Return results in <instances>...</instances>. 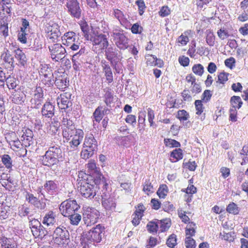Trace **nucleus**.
I'll use <instances>...</instances> for the list:
<instances>
[{"instance_id": "ddd939ff", "label": "nucleus", "mask_w": 248, "mask_h": 248, "mask_svg": "<svg viewBox=\"0 0 248 248\" xmlns=\"http://www.w3.org/2000/svg\"><path fill=\"white\" fill-rule=\"evenodd\" d=\"M99 212L94 208H88L83 213V221L88 226H91L97 222Z\"/></svg>"}, {"instance_id": "864d4df0", "label": "nucleus", "mask_w": 248, "mask_h": 248, "mask_svg": "<svg viewBox=\"0 0 248 248\" xmlns=\"http://www.w3.org/2000/svg\"><path fill=\"white\" fill-rule=\"evenodd\" d=\"M102 108H103L102 107H98L97 108H96L94 112H93V118L96 122L99 123L102 119V117H103V114L102 113Z\"/></svg>"}, {"instance_id": "37998d69", "label": "nucleus", "mask_w": 248, "mask_h": 248, "mask_svg": "<svg viewBox=\"0 0 248 248\" xmlns=\"http://www.w3.org/2000/svg\"><path fill=\"white\" fill-rule=\"evenodd\" d=\"M104 92H105V102L107 106H109L111 103L112 102L113 95L111 91V89L109 88H106L104 89Z\"/></svg>"}, {"instance_id": "a878e982", "label": "nucleus", "mask_w": 248, "mask_h": 248, "mask_svg": "<svg viewBox=\"0 0 248 248\" xmlns=\"http://www.w3.org/2000/svg\"><path fill=\"white\" fill-rule=\"evenodd\" d=\"M103 72L105 74L106 80L108 84L112 83L113 81V77L112 69L105 60H102L101 62Z\"/></svg>"}, {"instance_id": "c03bdc74", "label": "nucleus", "mask_w": 248, "mask_h": 248, "mask_svg": "<svg viewBox=\"0 0 248 248\" xmlns=\"http://www.w3.org/2000/svg\"><path fill=\"white\" fill-rule=\"evenodd\" d=\"M226 210L230 214L238 215L240 211V208L236 204L232 202L227 206Z\"/></svg>"}, {"instance_id": "f8f14e48", "label": "nucleus", "mask_w": 248, "mask_h": 248, "mask_svg": "<svg viewBox=\"0 0 248 248\" xmlns=\"http://www.w3.org/2000/svg\"><path fill=\"white\" fill-rule=\"evenodd\" d=\"M105 56L108 61L112 64L116 62H121L123 59L122 53L113 45H109L105 49Z\"/></svg>"}, {"instance_id": "7ed1b4c3", "label": "nucleus", "mask_w": 248, "mask_h": 248, "mask_svg": "<svg viewBox=\"0 0 248 248\" xmlns=\"http://www.w3.org/2000/svg\"><path fill=\"white\" fill-rule=\"evenodd\" d=\"M97 142L92 134L87 135L84 139L83 149L80 155L83 159L92 157L97 151Z\"/></svg>"}, {"instance_id": "1a4fd4ad", "label": "nucleus", "mask_w": 248, "mask_h": 248, "mask_svg": "<svg viewBox=\"0 0 248 248\" xmlns=\"http://www.w3.org/2000/svg\"><path fill=\"white\" fill-rule=\"evenodd\" d=\"M52 236L54 243L58 245H67L70 242L69 233L65 227L56 228Z\"/></svg>"}, {"instance_id": "052dcab7", "label": "nucleus", "mask_w": 248, "mask_h": 248, "mask_svg": "<svg viewBox=\"0 0 248 248\" xmlns=\"http://www.w3.org/2000/svg\"><path fill=\"white\" fill-rule=\"evenodd\" d=\"M195 223L193 222L189 223L188 225L189 228H186V236L189 235V236L191 237L195 235V230L194 227L195 226Z\"/></svg>"}, {"instance_id": "69168bd1", "label": "nucleus", "mask_w": 248, "mask_h": 248, "mask_svg": "<svg viewBox=\"0 0 248 248\" xmlns=\"http://www.w3.org/2000/svg\"><path fill=\"white\" fill-rule=\"evenodd\" d=\"M185 245L186 248H195V241L190 236H186L185 239Z\"/></svg>"}, {"instance_id": "393cba45", "label": "nucleus", "mask_w": 248, "mask_h": 248, "mask_svg": "<svg viewBox=\"0 0 248 248\" xmlns=\"http://www.w3.org/2000/svg\"><path fill=\"white\" fill-rule=\"evenodd\" d=\"M10 16H6L3 14L0 15V34L4 37L8 35V23Z\"/></svg>"}, {"instance_id": "f257e3e1", "label": "nucleus", "mask_w": 248, "mask_h": 248, "mask_svg": "<svg viewBox=\"0 0 248 248\" xmlns=\"http://www.w3.org/2000/svg\"><path fill=\"white\" fill-rule=\"evenodd\" d=\"M101 177L103 178V177L100 175L99 176L100 182L98 184V180L93 181L91 180L89 181L88 178L86 179H84V180L81 182L79 191L82 196L86 199H91L95 196L100 186H102L103 188L108 186L107 183L101 180Z\"/></svg>"}, {"instance_id": "3c124183", "label": "nucleus", "mask_w": 248, "mask_h": 248, "mask_svg": "<svg viewBox=\"0 0 248 248\" xmlns=\"http://www.w3.org/2000/svg\"><path fill=\"white\" fill-rule=\"evenodd\" d=\"M60 123L58 121L52 122L49 125V133L52 135H55L59 131Z\"/></svg>"}, {"instance_id": "13d9d810", "label": "nucleus", "mask_w": 248, "mask_h": 248, "mask_svg": "<svg viewBox=\"0 0 248 248\" xmlns=\"http://www.w3.org/2000/svg\"><path fill=\"white\" fill-rule=\"evenodd\" d=\"M62 123L63 126L62 128H74L75 127L73 121L68 119L67 116L63 117Z\"/></svg>"}, {"instance_id": "6e6d98bb", "label": "nucleus", "mask_w": 248, "mask_h": 248, "mask_svg": "<svg viewBox=\"0 0 248 248\" xmlns=\"http://www.w3.org/2000/svg\"><path fill=\"white\" fill-rule=\"evenodd\" d=\"M177 118L180 121L184 122L188 119L189 115L185 110H179L177 113Z\"/></svg>"}, {"instance_id": "f03ea898", "label": "nucleus", "mask_w": 248, "mask_h": 248, "mask_svg": "<svg viewBox=\"0 0 248 248\" xmlns=\"http://www.w3.org/2000/svg\"><path fill=\"white\" fill-rule=\"evenodd\" d=\"M62 158V151L59 146L50 147L45 155L41 156L42 165L49 168L57 165Z\"/></svg>"}, {"instance_id": "4c0bfd02", "label": "nucleus", "mask_w": 248, "mask_h": 248, "mask_svg": "<svg viewBox=\"0 0 248 248\" xmlns=\"http://www.w3.org/2000/svg\"><path fill=\"white\" fill-rule=\"evenodd\" d=\"M15 57L19 63L22 66H24L27 62V58L24 53L20 49L15 51Z\"/></svg>"}, {"instance_id": "0eeeda50", "label": "nucleus", "mask_w": 248, "mask_h": 248, "mask_svg": "<svg viewBox=\"0 0 248 248\" xmlns=\"http://www.w3.org/2000/svg\"><path fill=\"white\" fill-rule=\"evenodd\" d=\"M59 183L57 181L46 180L44 183L43 186L39 187L37 190V193L43 196L45 198V195L43 192V190L49 196H52L58 193L59 190Z\"/></svg>"}, {"instance_id": "39448f33", "label": "nucleus", "mask_w": 248, "mask_h": 248, "mask_svg": "<svg viewBox=\"0 0 248 248\" xmlns=\"http://www.w3.org/2000/svg\"><path fill=\"white\" fill-rule=\"evenodd\" d=\"M107 187L103 188L100 193L102 197V206L107 212V214L108 215L115 212L116 202L113 197L109 196V192L107 190Z\"/></svg>"}, {"instance_id": "dca6fc26", "label": "nucleus", "mask_w": 248, "mask_h": 248, "mask_svg": "<svg viewBox=\"0 0 248 248\" xmlns=\"http://www.w3.org/2000/svg\"><path fill=\"white\" fill-rule=\"evenodd\" d=\"M42 75L41 82L47 87H51L54 83L53 74L47 65L45 64L40 70Z\"/></svg>"}, {"instance_id": "de8ad7c7", "label": "nucleus", "mask_w": 248, "mask_h": 248, "mask_svg": "<svg viewBox=\"0 0 248 248\" xmlns=\"http://www.w3.org/2000/svg\"><path fill=\"white\" fill-rule=\"evenodd\" d=\"M206 43L210 46H213L215 44V36L213 33V32L211 30H207L206 31Z\"/></svg>"}, {"instance_id": "a18cd8bd", "label": "nucleus", "mask_w": 248, "mask_h": 248, "mask_svg": "<svg viewBox=\"0 0 248 248\" xmlns=\"http://www.w3.org/2000/svg\"><path fill=\"white\" fill-rule=\"evenodd\" d=\"M7 85L9 89H14L17 85V80L13 76H9L5 80Z\"/></svg>"}, {"instance_id": "79ce46f5", "label": "nucleus", "mask_w": 248, "mask_h": 248, "mask_svg": "<svg viewBox=\"0 0 248 248\" xmlns=\"http://www.w3.org/2000/svg\"><path fill=\"white\" fill-rule=\"evenodd\" d=\"M234 232H221L219 234V238L222 240H224L229 242H232L234 239Z\"/></svg>"}, {"instance_id": "e2e57ef3", "label": "nucleus", "mask_w": 248, "mask_h": 248, "mask_svg": "<svg viewBox=\"0 0 248 248\" xmlns=\"http://www.w3.org/2000/svg\"><path fill=\"white\" fill-rule=\"evenodd\" d=\"M143 190L148 195H149V193H152L154 192V190L153 186L152 185L149 180H146L145 184L143 186Z\"/></svg>"}, {"instance_id": "09e8293b", "label": "nucleus", "mask_w": 248, "mask_h": 248, "mask_svg": "<svg viewBox=\"0 0 248 248\" xmlns=\"http://www.w3.org/2000/svg\"><path fill=\"white\" fill-rule=\"evenodd\" d=\"M192 70L195 75L201 77L204 72V68L201 64L198 63L193 66Z\"/></svg>"}, {"instance_id": "680f3d73", "label": "nucleus", "mask_w": 248, "mask_h": 248, "mask_svg": "<svg viewBox=\"0 0 248 248\" xmlns=\"http://www.w3.org/2000/svg\"><path fill=\"white\" fill-rule=\"evenodd\" d=\"M166 244L170 248H174L176 245V236L174 234H171L167 240Z\"/></svg>"}, {"instance_id": "603ef678", "label": "nucleus", "mask_w": 248, "mask_h": 248, "mask_svg": "<svg viewBox=\"0 0 248 248\" xmlns=\"http://www.w3.org/2000/svg\"><path fill=\"white\" fill-rule=\"evenodd\" d=\"M147 228L149 232L153 233H156L158 230L157 221L149 222L147 225Z\"/></svg>"}, {"instance_id": "a211bd4d", "label": "nucleus", "mask_w": 248, "mask_h": 248, "mask_svg": "<svg viewBox=\"0 0 248 248\" xmlns=\"http://www.w3.org/2000/svg\"><path fill=\"white\" fill-rule=\"evenodd\" d=\"M91 41L93 46H98L101 50L105 49L109 45L107 36L103 34L94 35Z\"/></svg>"}, {"instance_id": "c9c22d12", "label": "nucleus", "mask_w": 248, "mask_h": 248, "mask_svg": "<svg viewBox=\"0 0 248 248\" xmlns=\"http://www.w3.org/2000/svg\"><path fill=\"white\" fill-rule=\"evenodd\" d=\"M183 157L182 150L180 148L174 150L170 155V160L171 162H176L182 159Z\"/></svg>"}, {"instance_id": "9b49d317", "label": "nucleus", "mask_w": 248, "mask_h": 248, "mask_svg": "<svg viewBox=\"0 0 248 248\" xmlns=\"http://www.w3.org/2000/svg\"><path fill=\"white\" fill-rule=\"evenodd\" d=\"M111 36L113 37L115 45L120 49L124 50L129 47L128 39L123 33V31L113 30Z\"/></svg>"}, {"instance_id": "4d7b16f0", "label": "nucleus", "mask_w": 248, "mask_h": 248, "mask_svg": "<svg viewBox=\"0 0 248 248\" xmlns=\"http://www.w3.org/2000/svg\"><path fill=\"white\" fill-rule=\"evenodd\" d=\"M18 35V39L23 44H27L28 42V38L30 37L28 34L26 33V31L20 30Z\"/></svg>"}, {"instance_id": "423d86ee", "label": "nucleus", "mask_w": 248, "mask_h": 248, "mask_svg": "<svg viewBox=\"0 0 248 248\" xmlns=\"http://www.w3.org/2000/svg\"><path fill=\"white\" fill-rule=\"evenodd\" d=\"M10 237L9 231L3 227H0V244L1 248H17L16 238Z\"/></svg>"}, {"instance_id": "412c9836", "label": "nucleus", "mask_w": 248, "mask_h": 248, "mask_svg": "<svg viewBox=\"0 0 248 248\" xmlns=\"http://www.w3.org/2000/svg\"><path fill=\"white\" fill-rule=\"evenodd\" d=\"M43 197L39 200L36 197H35L33 194L28 193L26 195V200L29 203L33 205L37 209L43 210L46 207V204L45 202L42 201Z\"/></svg>"}, {"instance_id": "58836bf2", "label": "nucleus", "mask_w": 248, "mask_h": 248, "mask_svg": "<svg viewBox=\"0 0 248 248\" xmlns=\"http://www.w3.org/2000/svg\"><path fill=\"white\" fill-rule=\"evenodd\" d=\"M77 130L75 127L74 128H62V136L67 142L70 140V138L75 133Z\"/></svg>"}, {"instance_id": "aec40b11", "label": "nucleus", "mask_w": 248, "mask_h": 248, "mask_svg": "<svg viewBox=\"0 0 248 248\" xmlns=\"http://www.w3.org/2000/svg\"><path fill=\"white\" fill-rule=\"evenodd\" d=\"M23 131V133L21 138L23 145H24L25 147H28L33 145L34 140L32 131L29 128H26Z\"/></svg>"}, {"instance_id": "9d476101", "label": "nucleus", "mask_w": 248, "mask_h": 248, "mask_svg": "<svg viewBox=\"0 0 248 248\" xmlns=\"http://www.w3.org/2000/svg\"><path fill=\"white\" fill-rule=\"evenodd\" d=\"M11 198L4 194L0 196V219L8 218L10 214V207L12 206Z\"/></svg>"}, {"instance_id": "0e129e2a", "label": "nucleus", "mask_w": 248, "mask_h": 248, "mask_svg": "<svg viewBox=\"0 0 248 248\" xmlns=\"http://www.w3.org/2000/svg\"><path fill=\"white\" fill-rule=\"evenodd\" d=\"M202 101L200 100H197L195 102V106L196 109V114L201 115L203 111L204 107L202 104Z\"/></svg>"}, {"instance_id": "6ab92c4d", "label": "nucleus", "mask_w": 248, "mask_h": 248, "mask_svg": "<svg viewBox=\"0 0 248 248\" xmlns=\"http://www.w3.org/2000/svg\"><path fill=\"white\" fill-rule=\"evenodd\" d=\"M44 99V93L42 87L37 86L35 91L33 98L31 100V105L35 108L38 109L41 106Z\"/></svg>"}, {"instance_id": "20e7f679", "label": "nucleus", "mask_w": 248, "mask_h": 248, "mask_svg": "<svg viewBox=\"0 0 248 248\" xmlns=\"http://www.w3.org/2000/svg\"><path fill=\"white\" fill-rule=\"evenodd\" d=\"M105 232V228L101 224H98L95 227H93L89 231L84 232L82 237L84 240H86L87 242L91 243H99L104 236Z\"/></svg>"}, {"instance_id": "2eb2a0df", "label": "nucleus", "mask_w": 248, "mask_h": 248, "mask_svg": "<svg viewBox=\"0 0 248 248\" xmlns=\"http://www.w3.org/2000/svg\"><path fill=\"white\" fill-rule=\"evenodd\" d=\"M46 33V37L49 38L52 42L57 41L58 38L61 35L59 26L53 22H49L46 25L45 28Z\"/></svg>"}, {"instance_id": "72a5a7b5", "label": "nucleus", "mask_w": 248, "mask_h": 248, "mask_svg": "<svg viewBox=\"0 0 248 248\" xmlns=\"http://www.w3.org/2000/svg\"><path fill=\"white\" fill-rule=\"evenodd\" d=\"M31 232L33 235L36 238H42L47 234V231L41 224L32 229Z\"/></svg>"}, {"instance_id": "473e14b6", "label": "nucleus", "mask_w": 248, "mask_h": 248, "mask_svg": "<svg viewBox=\"0 0 248 248\" xmlns=\"http://www.w3.org/2000/svg\"><path fill=\"white\" fill-rule=\"evenodd\" d=\"M55 217L56 215L55 213L52 211H49L43 217L42 223L47 226L51 225H52L56 222Z\"/></svg>"}, {"instance_id": "e433bc0d", "label": "nucleus", "mask_w": 248, "mask_h": 248, "mask_svg": "<svg viewBox=\"0 0 248 248\" xmlns=\"http://www.w3.org/2000/svg\"><path fill=\"white\" fill-rule=\"evenodd\" d=\"M158 230L161 232H164L167 231L170 226V221L167 218L161 220H157Z\"/></svg>"}, {"instance_id": "7c9ffc66", "label": "nucleus", "mask_w": 248, "mask_h": 248, "mask_svg": "<svg viewBox=\"0 0 248 248\" xmlns=\"http://www.w3.org/2000/svg\"><path fill=\"white\" fill-rule=\"evenodd\" d=\"M28 46L31 47L33 50H37L42 47V43L38 38L34 37L33 35H30L28 38V42L27 43Z\"/></svg>"}, {"instance_id": "4468645a", "label": "nucleus", "mask_w": 248, "mask_h": 248, "mask_svg": "<svg viewBox=\"0 0 248 248\" xmlns=\"http://www.w3.org/2000/svg\"><path fill=\"white\" fill-rule=\"evenodd\" d=\"M51 58L55 62H59L64 58L66 50L62 45L55 44L48 46Z\"/></svg>"}, {"instance_id": "bf43d9fd", "label": "nucleus", "mask_w": 248, "mask_h": 248, "mask_svg": "<svg viewBox=\"0 0 248 248\" xmlns=\"http://www.w3.org/2000/svg\"><path fill=\"white\" fill-rule=\"evenodd\" d=\"M164 141L166 146L170 147H179L181 145L180 143L175 140L165 139Z\"/></svg>"}, {"instance_id": "f704fd0d", "label": "nucleus", "mask_w": 248, "mask_h": 248, "mask_svg": "<svg viewBox=\"0 0 248 248\" xmlns=\"http://www.w3.org/2000/svg\"><path fill=\"white\" fill-rule=\"evenodd\" d=\"M113 15L117 19L121 25H124L127 22V19L123 12L118 9H114Z\"/></svg>"}, {"instance_id": "c756f323", "label": "nucleus", "mask_w": 248, "mask_h": 248, "mask_svg": "<svg viewBox=\"0 0 248 248\" xmlns=\"http://www.w3.org/2000/svg\"><path fill=\"white\" fill-rule=\"evenodd\" d=\"M77 36L73 31H69L64 33L62 37L63 44L67 46L71 45V44L76 42Z\"/></svg>"}, {"instance_id": "cd10ccee", "label": "nucleus", "mask_w": 248, "mask_h": 248, "mask_svg": "<svg viewBox=\"0 0 248 248\" xmlns=\"http://www.w3.org/2000/svg\"><path fill=\"white\" fill-rule=\"evenodd\" d=\"M71 95V94L65 93L57 98V104L60 108L66 109L69 107V105L71 104L70 101Z\"/></svg>"}, {"instance_id": "f3484780", "label": "nucleus", "mask_w": 248, "mask_h": 248, "mask_svg": "<svg viewBox=\"0 0 248 248\" xmlns=\"http://www.w3.org/2000/svg\"><path fill=\"white\" fill-rule=\"evenodd\" d=\"M66 6L72 16L78 19L80 18L81 10L77 0H67Z\"/></svg>"}, {"instance_id": "ea45409f", "label": "nucleus", "mask_w": 248, "mask_h": 248, "mask_svg": "<svg viewBox=\"0 0 248 248\" xmlns=\"http://www.w3.org/2000/svg\"><path fill=\"white\" fill-rule=\"evenodd\" d=\"M232 104L231 108H235L236 109H239L243 104L240 97L238 96H233L231 97L230 100Z\"/></svg>"}, {"instance_id": "6e6552de", "label": "nucleus", "mask_w": 248, "mask_h": 248, "mask_svg": "<svg viewBox=\"0 0 248 248\" xmlns=\"http://www.w3.org/2000/svg\"><path fill=\"white\" fill-rule=\"evenodd\" d=\"M79 207L80 206L76 200L68 199L61 203L59 209L61 214L66 217L71 216V214L77 211Z\"/></svg>"}, {"instance_id": "774afa93", "label": "nucleus", "mask_w": 248, "mask_h": 248, "mask_svg": "<svg viewBox=\"0 0 248 248\" xmlns=\"http://www.w3.org/2000/svg\"><path fill=\"white\" fill-rule=\"evenodd\" d=\"M212 93L211 91L208 90H206L204 91L202 96V101L204 103L208 102L211 99Z\"/></svg>"}, {"instance_id": "c85d7f7f", "label": "nucleus", "mask_w": 248, "mask_h": 248, "mask_svg": "<svg viewBox=\"0 0 248 248\" xmlns=\"http://www.w3.org/2000/svg\"><path fill=\"white\" fill-rule=\"evenodd\" d=\"M54 83L58 89L63 90L68 87L69 80L65 75H60L56 77Z\"/></svg>"}, {"instance_id": "338daca9", "label": "nucleus", "mask_w": 248, "mask_h": 248, "mask_svg": "<svg viewBox=\"0 0 248 248\" xmlns=\"http://www.w3.org/2000/svg\"><path fill=\"white\" fill-rule=\"evenodd\" d=\"M135 3L138 6L139 14L140 16L142 15L144 12L145 9L146 8L144 1L143 0H137Z\"/></svg>"}, {"instance_id": "5701e85b", "label": "nucleus", "mask_w": 248, "mask_h": 248, "mask_svg": "<svg viewBox=\"0 0 248 248\" xmlns=\"http://www.w3.org/2000/svg\"><path fill=\"white\" fill-rule=\"evenodd\" d=\"M43 117L51 119L55 114V105L50 102H46L41 109Z\"/></svg>"}, {"instance_id": "bb28decb", "label": "nucleus", "mask_w": 248, "mask_h": 248, "mask_svg": "<svg viewBox=\"0 0 248 248\" xmlns=\"http://www.w3.org/2000/svg\"><path fill=\"white\" fill-rule=\"evenodd\" d=\"M12 101L16 104H22L26 99V95L21 89L14 90L12 93Z\"/></svg>"}, {"instance_id": "49530a36", "label": "nucleus", "mask_w": 248, "mask_h": 248, "mask_svg": "<svg viewBox=\"0 0 248 248\" xmlns=\"http://www.w3.org/2000/svg\"><path fill=\"white\" fill-rule=\"evenodd\" d=\"M67 217H69L71 224L73 225H78L81 220V216L78 213H73Z\"/></svg>"}, {"instance_id": "5fc2aeb1", "label": "nucleus", "mask_w": 248, "mask_h": 248, "mask_svg": "<svg viewBox=\"0 0 248 248\" xmlns=\"http://www.w3.org/2000/svg\"><path fill=\"white\" fill-rule=\"evenodd\" d=\"M73 67L76 71H79L83 62V59L72 58Z\"/></svg>"}, {"instance_id": "8fccbe9b", "label": "nucleus", "mask_w": 248, "mask_h": 248, "mask_svg": "<svg viewBox=\"0 0 248 248\" xmlns=\"http://www.w3.org/2000/svg\"><path fill=\"white\" fill-rule=\"evenodd\" d=\"M168 193V187L166 185H162L160 186L157 194L160 198H165Z\"/></svg>"}, {"instance_id": "b1692460", "label": "nucleus", "mask_w": 248, "mask_h": 248, "mask_svg": "<svg viewBox=\"0 0 248 248\" xmlns=\"http://www.w3.org/2000/svg\"><path fill=\"white\" fill-rule=\"evenodd\" d=\"M1 58L5 67L9 71H12L15 67L14 59L12 54L9 52H2Z\"/></svg>"}, {"instance_id": "4be33fe9", "label": "nucleus", "mask_w": 248, "mask_h": 248, "mask_svg": "<svg viewBox=\"0 0 248 248\" xmlns=\"http://www.w3.org/2000/svg\"><path fill=\"white\" fill-rule=\"evenodd\" d=\"M84 137V132L82 130L78 129L75 133L72 136V140L69 141V146L73 150L77 149L80 144Z\"/></svg>"}, {"instance_id": "2f4dec72", "label": "nucleus", "mask_w": 248, "mask_h": 248, "mask_svg": "<svg viewBox=\"0 0 248 248\" xmlns=\"http://www.w3.org/2000/svg\"><path fill=\"white\" fill-rule=\"evenodd\" d=\"M36 213L35 210L31 206L22 205L19 210V215L21 217H32Z\"/></svg>"}, {"instance_id": "a19ab883", "label": "nucleus", "mask_w": 248, "mask_h": 248, "mask_svg": "<svg viewBox=\"0 0 248 248\" xmlns=\"http://www.w3.org/2000/svg\"><path fill=\"white\" fill-rule=\"evenodd\" d=\"M1 162L5 168L9 170V172H10L13 166L12 160L10 155L7 154L3 155L1 157Z\"/></svg>"}]
</instances>
